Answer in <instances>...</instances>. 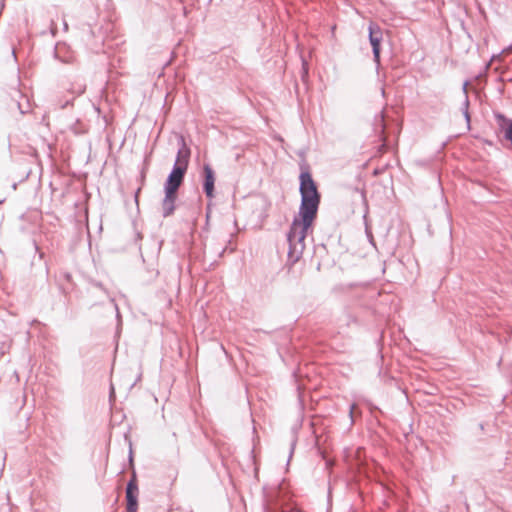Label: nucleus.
I'll use <instances>...</instances> for the list:
<instances>
[{
	"mask_svg": "<svg viewBox=\"0 0 512 512\" xmlns=\"http://www.w3.org/2000/svg\"><path fill=\"white\" fill-rule=\"evenodd\" d=\"M300 193L302 199L299 215L294 219L288 233L287 264L289 266L296 264L303 255L307 230L316 218L320 202L317 186L308 171H303L300 174Z\"/></svg>",
	"mask_w": 512,
	"mask_h": 512,
	"instance_id": "f257e3e1",
	"label": "nucleus"
},
{
	"mask_svg": "<svg viewBox=\"0 0 512 512\" xmlns=\"http://www.w3.org/2000/svg\"><path fill=\"white\" fill-rule=\"evenodd\" d=\"M190 154L189 147L182 141V147L178 150L174 168L166 181L165 192L177 194V190L182 184L184 175L188 169Z\"/></svg>",
	"mask_w": 512,
	"mask_h": 512,
	"instance_id": "f03ea898",
	"label": "nucleus"
},
{
	"mask_svg": "<svg viewBox=\"0 0 512 512\" xmlns=\"http://www.w3.org/2000/svg\"><path fill=\"white\" fill-rule=\"evenodd\" d=\"M138 485L136 475L133 474L131 480L127 484L126 488V500H127V511L136 512L138 509Z\"/></svg>",
	"mask_w": 512,
	"mask_h": 512,
	"instance_id": "7ed1b4c3",
	"label": "nucleus"
},
{
	"mask_svg": "<svg viewBox=\"0 0 512 512\" xmlns=\"http://www.w3.org/2000/svg\"><path fill=\"white\" fill-rule=\"evenodd\" d=\"M369 40L373 48L374 58L379 62L380 58V45L383 40L382 29L376 24H370L369 26Z\"/></svg>",
	"mask_w": 512,
	"mask_h": 512,
	"instance_id": "20e7f679",
	"label": "nucleus"
},
{
	"mask_svg": "<svg viewBox=\"0 0 512 512\" xmlns=\"http://www.w3.org/2000/svg\"><path fill=\"white\" fill-rule=\"evenodd\" d=\"M204 191L208 198L214 197V184H215V174L213 169L209 165H205L204 168Z\"/></svg>",
	"mask_w": 512,
	"mask_h": 512,
	"instance_id": "39448f33",
	"label": "nucleus"
},
{
	"mask_svg": "<svg viewBox=\"0 0 512 512\" xmlns=\"http://www.w3.org/2000/svg\"><path fill=\"white\" fill-rule=\"evenodd\" d=\"M177 198L176 193L165 192V198L162 202L163 215L165 217L170 216L174 211V203Z\"/></svg>",
	"mask_w": 512,
	"mask_h": 512,
	"instance_id": "423d86ee",
	"label": "nucleus"
},
{
	"mask_svg": "<svg viewBox=\"0 0 512 512\" xmlns=\"http://www.w3.org/2000/svg\"><path fill=\"white\" fill-rule=\"evenodd\" d=\"M500 118L502 120L501 128L504 132V136L512 144V120L506 119L503 116Z\"/></svg>",
	"mask_w": 512,
	"mask_h": 512,
	"instance_id": "0eeeda50",
	"label": "nucleus"
},
{
	"mask_svg": "<svg viewBox=\"0 0 512 512\" xmlns=\"http://www.w3.org/2000/svg\"><path fill=\"white\" fill-rule=\"evenodd\" d=\"M356 408H357L356 404H352V405H351V408H350V413H351V415L354 413V411L356 410Z\"/></svg>",
	"mask_w": 512,
	"mask_h": 512,
	"instance_id": "6e6552de",
	"label": "nucleus"
},
{
	"mask_svg": "<svg viewBox=\"0 0 512 512\" xmlns=\"http://www.w3.org/2000/svg\"><path fill=\"white\" fill-rule=\"evenodd\" d=\"M55 30H56V26H52V27H51V31H52V33H55Z\"/></svg>",
	"mask_w": 512,
	"mask_h": 512,
	"instance_id": "1a4fd4ad",
	"label": "nucleus"
}]
</instances>
